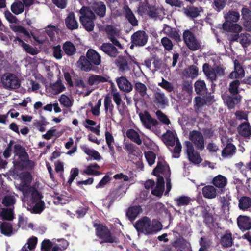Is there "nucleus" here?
Masks as SVG:
<instances>
[{
    "instance_id": "412c9836",
    "label": "nucleus",
    "mask_w": 251,
    "mask_h": 251,
    "mask_svg": "<svg viewBox=\"0 0 251 251\" xmlns=\"http://www.w3.org/2000/svg\"><path fill=\"white\" fill-rule=\"evenodd\" d=\"M212 182L215 187L223 189L227 184V179L221 175H218L213 178Z\"/></svg>"
},
{
    "instance_id": "a18cd8bd",
    "label": "nucleus",
    "mask_w": 251,
    "mask_h": 251,
    "mask_svg": "<svg viewBox=\"0 0 251 251\" xmlns=\"http://www.w3.org/2000/svg\"><path fill=\"white\" fill-rule=\"evenodd\" d=\"M125 12L126 18L133 26L138 25V21L134 15L133 13L128 6H125Z\"/></svg>"
},
{
    "instance_id": "4d7b16f0",
    "label": "nucleus",
    "mask_w": 251,
    "mask_h": 251,
    "mask_svg": "<svg viewBox=\"0 0 251 251\" xmlns=\"http://www.w3.org/2000/svg\"><path fill=\"white\" fill-rule=\"evenodd\" d=\"M201 10V7L197 8L192 7L186 9L185 11V13L187 16L194 18L197 17L199 15Z\"/></svg>"
},
{
    "instance_id": "5fc2aeb1",
    "label": "nucleus",
    "mask_w": 251,
    "mask_h": 251,
    "mask_svg": "<svg viewBox=\"0 0 251 251\" xmlns=\"http://www.w3.org/2000/svg\"><path fill=\"white\" fill-rule=\"evenodd\" d=\"M210 100H205L204 98L201 97H196L195 98V104L194 108L197 110H199L202 106L207 103L208 102H210Z\"/></svg>"
},
{
    "instance_id": "c756f323",
    "label": "nucleus",
    "mask_w": 251,
    "mask_h": 251,
    "mask_svg": "<svg viewBox=\"0 0 251 251\" xmlns=\"http://www.w3.org/2000/svg\"><path fill=\"white\" fill-rule=\"evenodd\" d=\"M119 70L122 72H125L129 70V63L128 60L125 57H119L115 62Z\"/></svg>"
},
{
    "instance_id": "cd10ccee",
    "label": "nucleus",
    "mask_w": 251,
    "mask_h": 251,
    "mask_svg": "<svg viewBox=\"0 0 251 251\" xmlns=\"http://www.w3.org/2000/svg\"><path fill=\"white\" fill-rule=\"evenodd\" d=\"M164 181L162 176H158L157 178L156 187L152 190L151 193L156 196H161L164 191Z\"/></svg>"
},
{
    "instance_id": "4be33fe9",
    "label": "nucleus",
    "mask_w": 251,
    "mask_h": 251,
    "mask_svg": "<svg viewBox=\"0 0 251 251\" xmlns=\"http://www.w3.org/2000/svg\"><path fill=\"white\" fill-rule=\"evenodd\" d=\"M148 9L149 10L147 9L144 10L143 6L140 5L138 9V11L141 15H143L146 12H148L149 15L152 18L159 16L162 13V10L161 9L156 8L155 7H148Z\"/></svg>"
},
{
    "instance_id": "1a4fd4ad",
    "label": "nucleus",
    "mask_w": 251,
    "mask_h": 251,
    "mask_svg": "<svg viewBox=\"0 0 251 251\" xmlns=\"http://www.w3.org/2000/svg\"><path fill=\"white\" fill-rule=\"evenodd\" d=\"M148 40V36L144 31H138L135 32L131 36V41L132 45L131 48H133V45L143 46L147 43Z\"/></svg>"
},
{
    "instance_id": "c9c22d12",
    "label": "nucleus",
    "mask_w": 251,
    "mask_h": 251,
    "mask_svg": "<svg viewBox=\"0 0 251 251\" xmlns=\"http://www.w3.org/2000/svg\"><path fill=\"white\" fill-rule=\"evenodd\" d=\"M81 149L87 155L92 157L94 160H101V157L100 154L97 151L91 149L86 146H82Z\"/></svg>"
},
{
    "instance_id": "20e7f679",
    "label": "nucleus",
    "mask_w": 251,
    "mask_h": 251,
    "mask_svg": "<svg viewBox=\"0 0 251 251\" xmlns=\"http://www.w3.org/2000/svg\"><path fill=\"white\" fill-rule=\"evenodd\" d=\"M202 70L206 76L211 81L215 80L218 76L223 75L224 72L223 68L219 66L212 67L207 63L203 65Z\"/></svg>"
},
{
    "instance_id": "b1692460",
    "label": "nucleus",
    "mask_w": 251,
    "mask_h": 251,
    "mask_svg": "<svg viewBox=\"0 0 251 251\" xmlns=\"http://www.w3.org/2000/svg\"><path fill=\"white\" fill-rule=\"evenodd\" d=\"M158 172L169 175L170 173L169 166L163 159H160L158 161L156 167L154 169L153 174L154 175H157Z\"/></svg>"
},
{
    "instance_id": "9b49d317",
    "label": "nucleus",
    "mask_w": 251,
    "mask_h": 251,
    "mask_svg": "<svg viewBox=\"0 0 251 251\" xmlns=\"http://www.w3.org/2000/svg\"><path fill=\"white\" fill-rule=\"evenodd\" d=\"M139 116L143 125L147 129H151L152 127L155 126L158 124L157 121L152 118L147 112L140 113Z\"/></svg>"
},
{
    "instance_id": "7c9ffc66",
    "label": "nucleus",
    "mask_w": 251,
    "mask_h": 251,
    "mask_svg": "<svg viewBox=\"0 0 251 251\" xmlns=\"http://www.w3.org/2000/svg\"><path fill=\"white\" fill-rule=\"evenodd\" d=\"M134 89L135 91L143 98H149V96L147 94V87L144 83L140 82H136L134 85Z\"/></svg>"
},
{
    "instance_id": "79ce46f5",
    "label": "nucleus",
    "mask_w": 251,
    "mask_h": 251,
    "mask_svg": "<svg viewBox=\"0 0 251 251\" xmlns=\"http://www.w3.org/2000/svg\"><path fill=\"white\" fill-rule=\"evenodd\" d=\"M53 243L54 244V247H53L51 251H57L58 248L60 250H65L69 245L68 241L63 239H53Z\"/></svg>"
},
{
    "instance_id": "37998d69",
    "label": "nucleus",
    "mask_w": 251,
    "mask_h": 251,
    "mask_svg": "<svg viewBox=\"0 0 251 251\" xmlns=\"http://www.w3.org/2000/svg\"><path fill=\"white\" fill-rule=\"evenodd\" d=\"M37 242V238L33 237L29 239L28 242L25 244L20 251H34Z\"/></svg>"
},
{
    "instance_id": "8fccbe9b",
    "label": "nucleus",
    "mask_w": 251,
    "mask_h": 251,
    "mask_svg": "<svg viewBox=\"0 0 251 251\" xmlns=\"http://www.w3.org/2000/svg\"><path fill=\"white\" fill-rule=\"evenodd\" d=\"M251 206V199L247 197H242L239 201V207L242 210Z\"/></svg>"
},
{
    "instance_id": "774afa93",
    "label": "nucleus",
    "mask_w": 251,
    "mask_h": 251,
    "mask_svg": "<svg viewBox=\"0 0 251 251\" xmlns=\"http://www.w3.org/2000/svg\"><path fill=\"white\" fill-rule=\"evenodd\" d=\"M53 246H54L53 239L52 240V242L48 239L44 240L41 244V251H48Z\"/></svg>"
},
{
    "instance_id": "f3484780",
    "label": "nucleus",
    "mask_w": 251,
    "mask_h": 251,
    "mask_svg": "<svg viewBox=\"0 0 251 251\" xmlns=\"http://www.w3.org/2000/svg\"><path fill=\"white\" fill-rule=\"evenodd\" d=\"M203 197L206 199H212L216 197L217 191L216 187L212 185H206L202 189Z\"/></svg>"
},
{
    "instance_id": "c85d7f7f",
    "label": "nucleus",
    "mask_w": 251,
    "mask_h": 251,
    "mask_svg": "<svg viewBox=\"0 0 251 251\" xmlns=\"http://www.w3.org/2000/svg\"><path fill=\"white\" fill-rule=\"evenodd\" d=\"M101 50L109 56L116 57L118 53L117 50L115 47L110 43H104L101 46Z\"/></svg>"
},
{
    "instance_id": "864d4df0",
    "label": "nucleus",
    "mask_w": 251,
    "mask_h": 251,
    "mask_svg": "<svg viewBox=\"0 0 251 251\" xmlns=\"http://www.w3.org/2000/svg\"><path fill=\"white\" fill-rule=\"evenodd\" d=\"M155 101L160 105H165L168 103V100L163 93L156 92L154 94Z\"/></svg>"
},
{
    "instance_id": "e2e57ef3",
    "label": "nucleus",
    "mask_w": 251,
    "mask_h": 251,
    "mask_svg": "<svg viewBox=\"0 0 251 251\" xmlns=\"http://www.w3.org/2000/svg\"><path fill=\"white\" fill-rule=\"evenodd\" d=\"M161 43L165 50L170 51L173 49V43L168 38L166 37L162 38L161 40Z\"/></svg>"
},
{
    "instance_id": "72a5a7b5",
    "label": "nucleus",
    "mask_w": 251,
    "mask_h": 251,
    "mask_svg": "<svg viewBox=\"0 0 251 251\" xmlns=\"http://www.w3.org/2000/svg\"><path fill=\"white\" fill-rule=\"evenodd\" d=\"M225 22L224 23H231L237 22L240 18V14L235 11H229L224 15Z\"/></svg>"
},
{
    "instance_id": "ea45409f",
    "label": "nucleus",
    "mask_w": 251,
    "mask_h": 251,
    "mask_svg": "<svg viewBox=\"0 0 251 251\" xmlns=\"http://www.w3.org/2000/svg\"><path fill=\"white\" fill-rule=\"evenodd\" d=\"M163 32L166 35L173 38L175 40L177 41L180 39V36L178 33L175 29L172 28L171 27L165 25L163 28Z\"/></svg>"
},
{
    "instance_id": "a211bd4d",
    "label": "nucleus",
    "mask_w": 251,
    "mask_h": 251,
    "mask_svg": "<svg viewBox=\"0 0 251 251\" xmlns=\"http://www.w3.org/2000/svg\"><path fill=\"white\" fill-rule=\"evenodd\" d=\"M234 71L232 72L229 75V77L231 79H234V78H242L245 76V72L242 68V67L241 66V65L239 64V62L237 60L234 61Z\"/></svg>"
},
{
    "instance_id": "69168bd1",
    "label": "nucleus",
    "mask_w": 251,
    "mask_h": 251,
    "mask_svg": "<svg viewBox=\"0 0 251 251\" xmlns=\"http://www.w3.org/2000/svg\"><path fill=\"white\" fill-rule=\"evenodd\" d=\"M10 28L15 32L21 33H22L24 36H25L28 38L30 37V34L29 32L21 26L11 25Z\"/></svg>"
},
{
    "instance_id": "9d476101",
    "label": "nucleus",
    "mask_w": 251,
    "mask_h": 251,
    "mask_svg": "<svg viewBox=\"0 0 251 251\" xmlns=\"http://www.w3.org/2000/svg\"><path fill=\"white\" fill-rule=\"evenodd\" d=\"M186 152L190 161L195 164H199L201 162L200 154L194 151L192 144L190 142H186Z\"/></svg>"
},
{
    "instance_id": "2eb2a0df",
    "label": "nucleus",
    "mask_w": 251,
    "mask_h": 251,
    "mask_svg": "<svg viewBox=\"0 0 251 251\" xmlns=\"http://www.w3.org/2000/svg\"><path fill=\"white\" fill-rule=\"evenodd\" d=\"M86 57L89 61L96 66L99 65L101 63L100 55L95 50L89 49L86 53Z\"/></svg>"
},
{
    "instance_id": "f8f14e48",
    "label": "nucleus",
    "mask_w": 251,
    "mask_h": 251,
    "mask_svg": "<svg viewBox=\"0 0 251 251\" xmlns=\"http://www.w3.org/2000/svg\"><path fill=\"white\" fill-rule=\"evenodd\" d=\"M189 139L196 146L198 149L204 148V140L202 135L197 131H193L189 133Z\"/></svg>"
},
{
    "instance_id": "7ed1b4c3",
    "label": "nucleus",
    "mask_w": 251,
    "mask_h": 251,
    "mask_svg": "<svg viewBox=\"0 0 251 251\" xmlns=\"http://www.w3.org/2000/svg\"><path fill=\"white\" fill-rule=\"evenodd\" d=\"M80 21L85 29L88 31L93 30L95 15L88 7H83L80 11Z\"/></svg>"
},
{
    "instance_id": "f257e3e1",
    "label": "nucleus",
    "mask_w": 251,
    "mask_h": 251,
    "mask_svg": "<svg viewBox=\"0 0 251 251\" xmlns=\"http://www.w3.org/2000/svg\"><path fill=\"white\" fill-rule=\"evenodd\" d=\"M31 182V176L29 173H24L20 176V183L19 189L23 193L22 201L25 206L26 202L30 208L36 213H40L44 208V203L41 200L40 194L30 186Z\"/></svg>"
},
{
    "instance_id": "49530a36",
    "label": "nucleus",
    "mask_w": 251,
    "mask_h": 251,
    "mask_svg": "<svg viewBox=\"0 0 251 251\" xmlns=\"http://www.w3.org/2000/svg\"><path fill=\"white\" fill-rule=\"evenodd\" d=\"M126 136L128 138L130 139L132 141L135 142L138 145H140L142 143V140L140 139V136L137 132L133 129H130L126 132Z\"/></svg>"
},
{
    "instance_id": "bb28decb",
    "label": "nucleus",
    "mask_w": 251,
    "mask_h": 251,
    "mask_svg": "<svg viewBox=\"0 0 251 251\" xmlns=\"http://www.w3.org/2000/svg\"><path fill=\"white\" fill-rule=\"evenodd\" d=\"M92 9L96 14L100 17H103L105 14L106 7L101 1H97L94 2L92 6Z\"/></svg>"
},
{
    "instance_id": "bf43d9fd",
    "label": "nucleus",
    "mask_w": 251,
    "mask_h": 251,
    "mask_svg": "<svg viewBox=\"0 0 251 251\" xmlns=\"http://www.w3.org/2000/svg\"><path fill=\"white\" fill-rule=\"evenodd\" d=\"M226 0H212V6L217 11L223 9L226 5Z\"/></svg>"
},
{
    "instance_id": "338daca9",
    "label": "nucleus",
    "mask_w": 251,
    "mask_h": 251,
    "mask_svg": "<svg viewBox=\"0 0 251 251\" xmlns=\"http://www.w3.org/2000/svg\"><path fill=\"white\" fill-rule=\"evenodd\" d=\"M158 85L168 92H172L173 90V85L164 78H162V81L158 83Z\"/></svg>"
},
{
    "instance_id": "052dcab7",
    "label": "nucleus",
    "mask_w": 251,
    "mask_h": 251,
    "mask_svg": "<svg viewBox=\"0 0 251 251\" xmlns=\"http://www.w3.org/2000/svg\"><path fill=\"white\" fill-rule=\"evenodd\" d=\"M59 101L61 104L66 107H70L72 105V100L68 96L62 94L60 96Z\"/></svg>"
},
{
    "instance_id": "13d9d810",
    "label": "nucleus",
    "mask_w": 251,
    "mask_h": 251,
    "mask_svg": "<svg viewBox=\"0 0 251 251\" xmlns=\"http://www.w3.org/2000/svg\"><path fill=\"white\" fill-rule=\"evenodd\" d=\"M0 216L4 219L11 221L14 218L13 212L11 208H3L0 212Z\"/></svg>"
},
{
    "instance_id": "e433bc0d",
    "label": "nucleus",
    "mask_w": 251,
    "mask_h": 251,
    "mask_svg": "<svg viewBox=\"0 0 251 251\" xmlns=\"http://www.w3.org/2000/svg\"><path fill=\"white\" fill-rule=\"evenodd\" d=\"M78 67L85 71H88L91 69V63L88 59L84 56H81L77 62Z\"/></svg>"
},
{
    "instance_id": "0eeeda50",
    "label": "nucleus",
    "mask_w": 251,
    "mask_h": 251,
    "mask_svg": "<svg viewBox=\"0 0 251 251\" xmlns=\"http://www.w3.org/2000/svg\"><path fill=\"white\" fill-rule=\"evenodd\" d=\"M15 155L13 159L14 166L19 165L23 166V162L27 159V153L25 150L20 145L16 144L14 146Z\"/></svg>"
},
{
    "instance_id": "423d86ee",
    "label": "nucleus",
    "mask_w": 251,
    "mask_h": 251,
    "mask_svg": "<svg viewBox=\"0 0 251 251\" xmlns=\"http://www.w3.org/2000/svg\"><path fill=\"white\" fill-rule=\"evenodd\" d=\"M183 39L188 48L191 50H197L200 48V43L194 35L190 31L183 33Z\"/></svg>"
},
{
    "instance_id": "3c124183",
    "label": "nucleus",
    "mask_w": 251,
    "mask_h": 251,
    "mask_svg": "<svg viewBox=\"0 0 251 251\" xmlns=\"http://www.w3.org/2000/svg\"><path fill=\"white\" fill-rule=\"evenodd\" d=\"M65 89V87L60 82H56L51 85L50 88V91L53 94H58L62 92Z\"/></svg>"
},
{
    "instance_id": "a878e982",
    "label": "nucleus",
    "mask_w": 251,
    "mask_h": 251,
    "mask_svg": "<svg viewBox=\"0 0 251 251\" xmlns=\"http://www.w3.org/2000/svg\"><path fill=\"white\" fill-rule=\"evenodd\" d=\"M142 212V209L139 206H134L129 207L126 211V216L130 221H134Z\"/></svg>"
},
{
    "instance_id": "473e14b6",
    "label": "nucleus",
    "mask_w": 251,
    "mask_h": 251,
    "mask_svg": "<svg viewBox=\"0 0 251 251\" xmlns=\"http://www.w3.org/2000/svg\"><path fill=\"white\" fill-rule=\"evenodd\" d=\"M223 28L224 30L228 32L239 33L242 30V27L237 24L224 23Z\"/></svg>"
},
{
    "instance_id": "5701e85b",
    "label": "nucleus",
    "mask_w": 251,
    "mask_h": 251,
    "mask_svg": "<svg viewBox=\"0 0 251 251\" xmlns=\"http://www.w3.org/2000/svg\"><path fill=\"white\" fill-rule=\"evenodd\" d=\"M238 132L243 137H248L251 135V127L248 122H244L238 127Z\"/></svg>"
},
{
    "instance_id": "f704fd0d",
    "label": "nucleus",
    "mask_w": 251,
    "mask_h": 251,
    "mask_svg": "<svg viewBox=\"0 0 251 251\" xmlns=\"http://www.w3.org/2000/svg\"><path fill=\"white\" fill-rule=\"evenodd\" d=\"M233 238L231 232L226 231V233L221 237V243L224 247H229L232 246L233 244Z\"/></svg>"
},
{
    "instance_id": "ddd939ff",
    "label": "nucleus",
    "mask_w": 251,
    "mask_h": 251,
    "mask_svg": "<svg viewBox=\"0 0 251 251\" xmlns=\"http://www.w3.org/2000/svg\"><path fill=\"white\" fill-rule=\"evenodd\" d=\"M116 81L119 88L123 92L129 93L133 89L132 84L125 77L117 78Z\"/></svg>"
},
{
    "instance_id": "f03ea898",
    "label": "nucleus",
    "mask_w": 251,
    "mask_h": 251,
    "mask_svg": "<svg viewBox=\"0 0 251 251\" xmlns=\"http://www.w3.org/2000/svg\"><path fill=\"white\" fill-rule=\"evenodd\" d=\"M138 232L146 234H153L160 231L162 227L160 222L154 220L151 222L147 217H144L139 220L134 225Z\"/></svg>"
},
{
    "instance_id": "2f4dec72",
    "label": "nucleus",
    "mask_w": 251,
    "mask_h": 251,
    "mask_svg": "<svg viewBox=\"0 0 251 251\" xmlns=\"http://www.w3.org/2000/svg\"><path fill=\"white\" fill-rule=\"evenodd\" d=\"M65 23L67 28L71 30L77 29L78 27V24L73 13L68 15L66 19Z\"/></svg>"
},
{
    "instance_id": "c03bdc74",
    "label": "nucleus",
    "mask_w": 251,
    "mask_h": 251,
    "mask_svg": "<svg viewBox=\"0 0 251 251\" xmlns=\"http://www.w3.org/2000/svg\"><path fill=\"white\" fill-rule=\"evenodd\" d=\"M195 90L197 94H204L207 92L205 83L203 80H198L194 84Z\"/></svg>"
},
{
    "instance_id": "0e129e2a",
    "label": "nucleus",
    "mask_w": 251,
    "mask_h": 251,
    "mask_svg": "<svg viewBox=\"0 0 251 251\" xmlns=\"http://www.w3.org/2000/svg\"><path fill=\"white\" fill-rule=\"evenodd\" d=\"M240 43L244 47H247L251 44V38L249 34H242L240 36Z\"/></svg>"
},
{
    "instance_id": "393cba45",
    "label": "nucleus",
    "mask_w": 251,
    "mask_h": 251,
    "mask_svg": "<svg viewBox=\"0 0 251 251\" xmlns=\"http://www.w3.org/2000/svg\"><path fill=\"white\" fill-rule=\"evenodd\" d=\"M14 41L16 43L20 45L23 49L27 53L31 54V55H36L38 53V50L35 49L31 47L28 44H27L24 43L21 39L19 38H16L14 40Z\"/></svg>"
},
{
    "instance_id": "a19ab883",
    "label": "nucleus",
    "mask_w": 251,
    "mask_h": 251,
    "mask_svg": "<svg viewBox=\"0 0 251 251\" xmlns=\"http://www.w3.org/2000/svg\"><path fill=\"white\" fill-rule=\"evenodd\" d=\"M11 11L16 15H19L23 12L24 5L20 1H15L11 6Z\"/></svg>"
},
{
    "instance_id": "09e8293b",
    "label": "nucleus",
    "mask_w": 251,
    "mask_h": 251,
    "mask_svg": "<svg viewBox=\"0 0 251 251\" xmlns=\"http://www.w3.org/2000/svg\"><path fill=\"white\" fill-rule=\"evenodd\" d=\"M191 199L187 196H182L175 199V201L178 206H183L188 205Z\"/></svg>"
},
{
    "instance_id": "aec40b11",
    "label": "nucleus",
    "mask_w": 251,
    "mask_h": 251,
    "mask_svg": "<svg viewBox=\"0 0 251 251\" xmlns=\"http://www.w3.org/2000/svg\"><path fill=\"white\" fill-rule=\"evenodd\" d=\"M109 79V77L106 75H92L89 77L88 83L91 86H97L100 83L108 82Z\"/></svg>"
},
{
    "instance_id": "6ab92c4d",
    "label": "nucleus",
    "mask_w": 251,
    "mask_h": 251,
    "mask_svg": "<svg viewBox=\"0 0 251 251\" xmlns=\"http://www.w3.org/2000/svg\"><path fill=\"white\" fill-rule=\"evenodd\" d=\"M163 141L167 146H173L176 142L178 140L176 137V133L171 130H168L163 137Z\"/></svg>"
},
{
    "instance_id": "58836bf2",
    "label": "nucleus",
    "mask_w": 251,
    "mask_h": 251,
    "mask_svg": "<svg viewBox=\"0 0 251 251\" xmlns=\"http://www.w3.org/2000/svg\"><path fill=\"white\" fill-rule=\"evenodd\" d=\"M100 166L97 163H94L88 166L84 170L83 173L89 175L99 176L101 173L98 172Z\"/></svg>"
},
{
    "instance_id": "de8ad7c7",
    "label": "nucleus",
    "mask_w": 251,
    "mask_h": 251,
    "mask_svg": "<svg viewBox=\"0 0 251 251\" xmlns=\"http://www.w3.org/2000/svg\"><path fill=\"white\" fill-rule=\"evenodd\" d=\"M224 100L229 108H232L234 107L235 104L239 103L241 99L237 96H234V97L228 96L224 98Z\"/></svg>"
},
{
    "instance_id": "4468645a",
    "label": "nucleus",
    "mask_w": 251,
    "mask_h": 251,
    "mask_svg": "<svg viewBox=\"0 0 251 251\" xmlns=\"http://www.w3.org/2000/svg\"><path fill=\"white\" fill-rule=\"evenodd\" d=\"M238 227L242 231L250 230L251 228V219L246 216H239L237 218Z\"/></svg>"
},
{
    "instance_id": "4c0bfd02",
    "label": "nucleus",
    "mask_w": 251,
    "mask_h": 251,
    "mask_svg": "<svg viewBox=\"0 0 251 251\" xmlns=\"http://www.w3.org/2000/svg\"><path fill=\"white\" fill-rule=\"evenodd\" d=\"M236 148L232 144H228L224 148L222 152V156L224 158H227L232 156L235 154Z\"/></svg>"
},
{
    "instance_id": "6e6d98bb",
    "label": "nucleus",
    "mask_w": 251,
    "mask_h": 251,
    "mask_svg": "<svg viewBox=\"0 0 251 251\" xmlns=\"http://www.w3.org/2000/svg\"><path fill=\"white\" fill-rule=\"evenodd\" d=\"M63 49L64 52L68 55H72L75 52L74 45L70 42H66L63 45Z\"/></svg>"
},
{
    "instance_id": "603ef678",
    "label": "nucleus",
    "mask_w": 251,
    "mask_h": 251,
    "mask_svg": "<svg viewBox=\"0 0 251 251\" xmlns=\"http://www.w3.org/2000/svg\"><path fill=\"white\" fill-rule=\"evenodd\" d=\"M1 232L6 236H10L13 232L11 224L7 222H3L0 226Z\"/></svg>"
},
{
    "instance_id": "dca6fc26",
    "label": "nucleus",
    "mask_w": 251,
    "mask_h": 251,
    "mask_svg": "<svg viewBox=\"0 0 251 251\" xmlns=\"http://www.w3.org/2000/svg\"><path fill=\"white\" fill-rule=\"evenodd\" d=\"M106 33L110 36L109 39L111 41L113 44L122 48V46L119 41L113 36H117L119 34V30L112 25H107L105 27Z\"/></svg>"
},
{
    "instance_id": "680f3d73",
    "label": "nucleus",
    "mask_w": 251,
    "mask_h": 251,
    "mask_svg": "<svg viewBox=\"0 0 251 251\" xmlns=\"http://www.w3.org/2000/svg\"><path fill=\"white\" fill-rule=\"evenodd\" d=\"M240 85V82L238 80H235L231 82L229 84V91L233 95H236L238 93V88Z\"/></svg>"
},
{
    "instance_id": "6e6552de",
    "label": "nucleus",
    "mask_w": 251,
    "mask_h": 251,
    "mask_svg": "<svg viewBox=\"0 0 251 251\" xmlns=\"http://www.w3.org/2000/svg\"><path fill=\"white\" fill-rule=\"evenodd\" d=\"M96 235L100 239L102 240L100 243L104 242H117L116 239L111 236L108 229L104 226L99 225L96 228Z\"/></svg>"
},
{
    "instance_id": "39448f33",
    "label": "nucleus",
    "mask_w": 251,
    "mask_h": 251,
    "mask_svg": "<svg viewBox=\"0 0 251 251\" xmlns=\"http://www.w3.org/2000/svg\"><path fill=\"white\" fill-rule=\"evenodd\" d=\"M1 82L4 86L8 89H15L20 86L18 77L15 75L10 73L4 74L1 77Z\"/></svg>"
}]
</instances>
